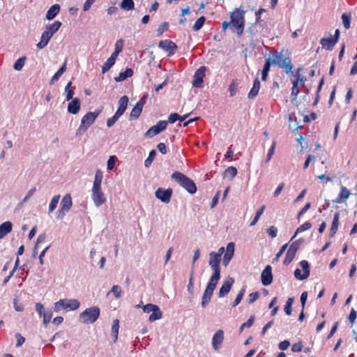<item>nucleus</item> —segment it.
I'll use <instances>...</instances> for the list:
<instances>
[{
  "label": "nucleus",
  "instance_id": "nucleus-43",
  "mask_svg": "<svg viewBox=\"0 0 357 357\" xmlns=\"http://www.w3.org/2000/svg\"><path fill=\"white\" fill-rule=\"evenodd\" d=\"M114 63L115 61L109 57L102 67V73H105L107 72L114 65Z\"/></svg>",
  "mask_w": 357,
  "mask_h": 357
},
{
  "label": "nucleus",
  "instance_id": "nucleus-59",
  "mask_svg": "<svg viewBox=\"0 0 357 357\" xmlns=\"http://www.w3.org/2000/svg\"><path fill=\"white\" fill-rule=\"evenodd\" d=\"M124 40L123 39L118 40L115 43V51L121 52L123 49Z\"/></svg>",
  "mask_w": 357,
  "mask_h": 357
},
{
  "label": "nucleus",
  "instance_id": "nucleus-50",
  "mask_svg": "<svg viewBox=\"0 0 357 357\" xmlns=\"http://www.w3.org/2000/svg\"><path fill=\"white\" fill-rule=\"evenodd\" d=\"M116 160L117 158L115 155L109 156L107 163V167L109 170L114 169Z\"/></svg>",
  "mask_w": 357,
  "mask_h": 357
},
{
  "label": "nucleus",
  "instance_id": "nucleus-26",
  "mask_svg": "<svg viewBox=\"0 0 357 357\" xmlns=\"http://www.w3.org/2000/svg\"><path fill=\"white\" fill-rule=\"evenodd\" d=\"M60 6L59 4L52 5L46 13V19L48 20H53L59 13Z\"/></svg>",
  "mask_w": 357,
  "mask_h": 357
},
{
  "label": "nucleus",
  "instance_id": "nucleus-54",
  "mask_svg": "<svg viewBox=\"0 0 357 357\" xmlns=\"http://www.w3.org/2000/svg\"><path fill=\"white\" fill-rule=\"evenodd\" d=\"M36 191V187H33L31 189H30L28 191V192H27L26 195L25 196V197L20 203V205L22 206L24 203H26L30 199V197L35 193Z\"/></svg>",
  "mask_w": 357,
  "mask_h": 357
},
{
  "label": "nucleus",
  "instance_id": "nucleus-30",
  "mask_svg": "<svg viewBox=\"0 0 357 357\" xmlns=\"http://www.w3.org/2000/svg\"><path fill=\"white\" fill-rule=\"evenodd\" d=\"M61 22L59 21H54L52 24H47L45 26V31H48L52 36L57 32L61 26Z\"/></svg>",
  "mask_w": 357,
  "mask_h": 357
},
{
  "label": "nucleus",
  "instance_id": "nucleus-55",
  "mask_svg": "<svg viewBox=\"0 0 357 357\" xmlns=\"http://www.w3.org/2000/svg\"><path fill=\"white\" fill-rule=\"evenodd\" d=\"M111 292L113 293L114 296L118 298L121 297V289L119 285H114L109 294Z\"/></svg>",
  "mask_w": 357,
  "mask_h": 357
},
{
  "label": "nucleus",
  "instance_id": "nucleus-22",
  "mask_svg": "<svg viewBox=\"0 0 357 357\" xmlns=\"http://www.w3.org/2000/svg\"><path fill=\"white\" fill-rule=\"evenodd\" d=\"M213 291H214L213 289L208 288L207 287H206V289L204 291L202 298V303H201L202 307L203 308H205L208 305V303L211 302V299L213 294Z\"/></svg>",
  "mask_w": 357,
  "mask_h": 357
},
{
  "label": "nucleus",
  "instance_id": "nucleus-5",
  "mask_svg": "<svg viewBox=\"0 0 357 357\" xmlns=\"http://www.w3.org/2000/svg\"><path fill=\"white\" fill-rule=\"evenodd\" d=\"M99 112H89L82 119L81 124L77 128L75 135L81 136L84 134L89 128L94 123L96 118L98 116Z\"/></svg>",
  "mask_w": 357,
  "mask_h": 357
},
{
  "label": "nucleus",
  "instance_id": "nucleus-53",
  "mask_svg": "<svg viewBox=\"0 0 357 357\" xmlns=\"http://www.w3.org/2000/svg\"><path fill=\"white\" fill-rule=\"evenodd\" d=\"M128 103V97L127 96H122L119 100V107L126 109Z\"/></svg>",
  "mask_w": 357,
  "mask_h": 357
},
{
  "label": "nucleus",
  "instance_id": "nucleus-16",
  "mask_svg": "<svg viewBox=\"0 0 357 357\" xmlns=\"http://www.w3.org/2000/svg\"><path fill=\"white\" fill-rule=\"evenodd\" d=\"M261 283L264 286H268L273 282L272 267L267 265L261 275Z\"/></svg>",
  "mask_w": 357,
  "mask_h": 357
},
{
  "label": "nucleus",
  "instance_id": "nucleus-15",
  "mask_svg": "<svg viewBox=\"0 0 357 357\" xmlns=\"http://www.w3.org/2000/svg\"><path fill=\"white\" fill-rule=\"evenodd\" d=\"M301 68H298L294 76L296 77V79L292 82V87H291V96H298L299 93V90L297 89V85L298 84H304L305 79L301 75Z\"/></svg>",
  "mask_w": 357,
  "mask_h": 357
},
{
  "label": "nucleus",
  "instance_id": "nucleus-11",
  "mask_svg": "<svg viewBox=\"0 0 357 357\" xmlns=\"http://www.w3.org/2000/svg\"><path fill=\"white\" fill-rule=\"evenodd\" d=\"M303 273L301 274V271L299 268H296L294 271V277L300 280H304L307 279L310 275V264L306 260H303L300 262Z\"/></svg>",
  "mask_w": 357,
  "mask_h": 357
},
{
  "label": "nucleus",
  "instance_id": "nucleus-34",
  "mask_svg": "<svg viewBox=\"0 0 357 357\" xmlns=\"http://www.w3.org/2000/svg\"><path fill=\"white\" fill-rule=\"evenodd\" d=\"M146 98L147 96L144 95L143 97L140 99V100L135 104V119L139 116L142 111V108L144 104L146 103Z\"/></svg>",
  "mask_w": 357,
  "mask_h": 357
},
{
  "label": "nucleus",
  "instance_id": "nucleus-3",
  "mask_svg": "<svg viewBox=\"0 0 357 357\" xmlns=\"http://www.w3.org/2000/svg\"><path fill=\"white\" fill-rule=\"evenodd\" d=\"M272 61H274L273 65L278 66L279 68L284 69L287 74L291 72L293 65L290 57H283L282 51H274L272 56L271 57Z\"/></svg>",
  "mask_w": 357,
  "mask_h": 357
},
{
  "label": "nucleus",
  "instance_id": "nucleus-27",
  "mask_svg": "<svg viewBox=\"0 0 357 357\" xmlns=\"http://www.w3.org/2000/svg\"><path fill=\"white\" fill-rule=\"evenodd\" d=\"M274 61H272L271 57L266 58L265 64L264 66L262 72H261V79L263 81H266L268 77V72L270 70V67L271 65H273Z\"/></svg>",
  "mask_w": 357,
  "mask_h": 357
},
{
  "label": "nucleus",
  "instance_id": "nucleus-28",
  "mask_svg": "<svg viewBox=\"0 0 357 357\" xmlns=\"http://www.w3.org/2000/svg\"><path fill=\"white\" fill-rule=\"evenodd\" d=\"M220 277V273H213L206 287L215 290Z\"/></svg>",
  "mask_w": 357,
  "mask_h": 357
},
{
  "label": "nucleus",
  "instance_id": "nucleus-19",
  "mask_svg": "<svg viewBox=\"0 0 357 357\" xmlns=\"http://www.w3.org/2000/svg\"><path fill=\"white\" fill-rule=\"evenodd\" d=\"M224 340V331L218 330L212 337V347L214 350L218 351Z\"/></svg>",
  "mask_w": 357,
  "mask_h": 357
},
{
  "label": "nucleus",
  "instance_id": "nucleus-25",
  "mask_svg": "<svg viewBox=\"0 0 357 357\" xmlns=\"http://www.w3.org/2000/svg\"><path fill=\"white\" fill-rule=\"evenodd\" d=\"M13 224L10 221H6L0 225V238H3L5 236L12 231Z\"/></svg>",
  "mask_w": 357,
  "mask_h": 357
},
{
  "label": "nucleus",
  "instance_id": "nucleus-10",
  "mask_svg": "<svg viewBox=\"0 0 357 357\" xmlns=\"http://www.w3.org/2000/svg\"><path fill=\"white\" fill-rule=\"evenodd\" d=\"M92 199L97 207L100 206L106 202V198L102 191L101 186H93Z\"/></svg>",
  "mask_w": 357,
  "mask_h": 357
},
{
  "label": "nucleus",
  "instance_id": "nucleus-12",
  "mask_svg": "<svg viewBox=\"0 0 357 357\" xmlns=\"http://www.w3.org/2000/svg\"><path fill=\"white\" fill-rule=\"evenodd\" d=\"M172 192L173 191L172 188L164 189L159 188L155 191V195L156 198L160 199L162 202L167 204L170 202Z\"/></svg>",
  "mask_w": 357,
  "mask_h": 357
},
{
  "label": "nucleus",
  "instance_id": "nucleus-39",
  "mask_svg": "<svg viewBox=\"0 0 357 357\" xmlns=\"http://www.w3.org/2000/svg\"><path fill=\"white\" fill-rule=\"evenodd\" d=\"M59 199H60L59 195H55L53 197V198L52 199V200L50 203V205H49V208H48L49 214L52 213L55 210V208H56L57 204L59 203Z\"/></svg>",
  "mask_w": 357,
  "mask_h": 357
},
{
  "label": "nucleus",
  "instance_id": "nucleus-24",
  "mask_svg": "<svg viewBox=\"0 0 357 357\" xmlns=\"http://www.w3.org/2000/svg\"><path fill=\"white\" fill-rule=\"evenodd\" d=\"M322 47L326 50H331L337 43V40H334L333 37L323 38L320 40Z\"/></svg>",
  "mask_w": 357,
  "mask_h": 357
},
{
  "label": "nucleus",
  "instance_id": "nucleus-57",
  "mask_svg": "<svg viewBox=\"0 0 357 357\" xmlns=\"http://www.w3.org/2000/svg\"><path fill=\"white\" fill-rule=\"evenodd\" d=\"M287 246L288 244L286 243L280 248L278 252L276 254L275 257L273 259V261H278L279 260V258L284 254V251L287 250Z\"/></svg>",
  "mask_w": 357,
  "mask_h": 357
},
{
  "label": "nucleus",
  "instance_id": "nucleus-17",
  "mask_svg": "<svg viewBox=\"0 0 357 357\" xmlns=\"http://www.w3.org/2000/svg\"><path fill=\"white\" fill-rule=\"evenodd\" d=\"M234 243L230 242L227 244L225 252L223 256L222 264L226 267L228 266L229 261L234 257Z\"/></svg>",
  "mask_w": 357,
  "mask_h": 357
},
{
  "label": "nucleus",
  "instance_id": "nucleus-32",
  "mask_svg": "<svg viewBox=\"0 0 357 357\" xmlns=\"http://www.w3.org/2000/svg\"><path fill=\"white\" fill-rule=\"evenodd\" d=\"M133 70L132 68H128L124 72H121L119 76L114 77V80L116 82H122L126 79L128 77L132 76Z\"/></svg>",
  "mask_w": 357,
  "mask_h": 357
},
{
  "label": "nucleus",
  "instance_id": "nucleus-8",
  "mask_svg": "<svg viewBox=\"0 0 357 357\" xmlns=\"http://www.w3.org/2000/svg\"><path fill=\"white\" fill-rule=\"evenodd\" d=\"M304 241H305V240L303 238H299V239L295 241L294 242H293L290 245V246L287 252L284 260V264L285 265H288L292 261V260L294 259V257L296 256V253L297 250L299 249L300 245Z\"/></svg>",
  "mask_w": 357,
  "mask_h": 357
},
{
  "label": "nucleus",
  "instance_id": "nucleus-45",
  "mask_svg": "<svg viewBox=\"0 0 357 357\" xmlns=\"http://www.w3.org/2000/svg\"><path fill=\"white\" fill-rule=\"evenodd\" d=\"M245 293V287H243L238 292L234 301L232 303V304H231L232 307H236L237 305H238L240 303V302L243 299V297Z\"/></svg>",
  "mask_w": 357,
  "mask_h": 357
},
{
  "label": "nucleus",
  "instance_id": "nucleus-51",
  "mask_svg": "<svg viewBox=\"0 0 357 357\" xmlns=\"http://www.w3.org/2000/svg\"><path fill=\"white\" fill-rule=\"evenodd\" d=\"M238 88V83L236 81H232L229 86L230 96L233 97L236 95Z\"/></svg>",
  "mask_w": 357,
  "mask_h": 357
},
{
  "label": "nucleus",
  "instance_id": "nucleus-29",
  "mask_svg": "<svg viewBox=\"0 0 357 357\" xmlns=\"http://www.w3.org/2000/svg\"><path fill=\"white\" fill-rule=\"evenodd\" d=\"M259 89L260 82L258 78H256L254 81L253 86L248 93V98L251 99L255 98L257 96Z\"/></svg>",
  "mask_w": 357,
  "mask_h": 357
},
{
  "label": "nucleus",
  "instance_id": "nucleus-62",
  "mask_svg": "<svg viewBox=\"0 0 357 357\" xmlns=\"http://www.w3.org/2000/svg\"><path fill=\"white\" fill-rule=\"evenodd\" d=\"M311 207V204L310 202L305 204L304 207L298 212L297 215V219H299L302 215L305 213Z\"/></svg>",
  "mask_w": 357,
  "mask_h": 357
},
{
  "label": "nucleus",
  "instance_id": "nucleus-13",
  "mask_svg": "<svg viewBox=\"0 0 357 357\" xmlns=\"http://www.w3.org/2000/svg\"><path fill=\"white\" fill-rule=\"evenodd\" d=\"M168 122L166 121H159L156 125L151 127L145 133L146 136L152 137L160 132L164 130L167 126Z\"/></svg>",
  "mask_w": 357,
  "mask_h": 357
},
{
  "label": "nucleus",
  "instance_id": "nucleus-37",
  "mask_svg": "<svg viewBox=\"0 0 357 357\" xmlns=\"http://www.w3.org/2000/svg\"><path fill=\"white\" fill-rule=\"evenodd\" d=\"M237 174V169L234 167H229L224 172V177L232 179Z\"/></svg>",
  "mask_w": 357,
  "mask_h": 357
},
{
  "label": "nucleus",
  "instance_id": "nucleus-46",
  "mask_svg": "<svg viewBox=\"0 0 357 357\" xmlns=\"http://www.w3.org/2000/svg\"><path fill=\"white\" fill-rule=\"evenodd\" d=\"M205 21H206V18L204 16L199 17L192 26L193 30L197 31H199V29H201V28L203 26Z\"/></svg>",
  "mask_w": 357,
  "mask_h": 357
},
{
  "label": "nucleus",
  "instance_id": "nucleus-49",
  "mask_svg": "<svg viewBox=\"0 0 357 357\" xmlns=\"http://www.w3.org/2000/svg\"><path fill=\"white\" fill-rule=\"evenodd\" d=\"M342 20L344 26L346 29L350 28V22H351V17L350 15H348L347 13H343L342 15Z\"/></svg>",
  "mask_w": 357,
  "mask_h": 357
},
{
  "label": "nucleus",
  "instance_id": "nucleus-23",
  "mask_svg": "<svg viewBox=\"0 0 357 357\" xmlns=\"http://www.w3.org/2000/svg\"><path fill=\"white\" fill-rule=\"evenodd\" d=\"M80 109V100L75 98L73 99L68 105V112L72 114H76Z\"/></svg>",
  "mask_w": 357,
  "mask_h": 357
},
{
  "label": "nucleus",
  "instance_id": "nucleus-9",
  "mask_svg": "<svg viewBox=\"0 0 357 357\" xmlns=\"http://www.w3.org/2000/svg\"><path fill=\"white\" fill-rule=\"evenodd\" d=\"M143 311L146 313L152 312L149 317V320L151 322L160 319L162 317V312L156 305L151 303L146 304L143 306Z\"/></svg>",
  "mask_w": 357,
  "mask_h": 357
},
{
  "label": "nucleus",
  "instance_id": "nucleus-61",
  "mask_svg": "<svg viewBox=\"0 0 357 357\" xmlns=\"http://www.w3.org/2000/svg\"><path fill=\"white\" fill-rule=\"evenodd\" d=\"M259 297V293L258 291H255L254 293H250L249 294L248 303H252L255 302Z\"/></svg>",
  "mask_w": 357,
  "mask_h": 357
},
{
  "label": "nucleus",
  "instance_id": "nucleus-18",
  "mask_svg": "<svg viewBox=\"0 0 357 357\" xmlns=\"http://www.w3.org/2000/svg\"><path fill=\"white\" fill-rule=\"evenodd\" d=\"M206 67L201 66L199 68L194 75L192 84L195 87L200 88L202 86L203 78L205 75Z\"/></svg>",
  "mask_w": 357,
  "mask_h": 357
},
{
  "label": "nucleus",
  "instance_id": "nucleus-31",
  "mask_svg": "<svg viewBox=\"0 0 357 357\" xmlns=\"http://www.w3.org/2000/svg\"><path fill=\"white\" fill-rule=\"evenodd\" d=\"M349 195L350 192L347 189V188L342 186L340 192L337 198L335 200V202L337 204H341L343 202L344 199H348Z\"/></svg>",
  "mask_w": 357,
  "mask_h": 357
},
{
  "label": "nucleus",
  "instance_id": "nucleus-42",
  "mask_svg": "<svg viewBox=\"0 0 357 357\" xmlns=\"http://www.w3.org/2000/svg\"><path fill=\"white\" fill-rule=\"evenodd\" d=\"M26 58V56H22L19 58L14 63L13 68L15 70H20L23 68L25 63Z\"/></svg>",
  "mask_w": 357,
  "mask_h": 357
},
{
  "label": "nucleus",
  "instance_id": "nucleus-1",
  "mask_svg": "<svg viewBox=\"0 0 357 357\" xmlns=\"http://www.w3.org/2000/svg\"><path fill=\"white\" fill-rule=\"evenodd\" d=\"M171 178L190 194H195L196 192L197 186L195 182L183 173L175 172L171 175Z\"/></svg>",
  "mask_w": 357,
  "mask_h": 357
},
{
  "label": "nucleus",
  "instance_id": "nucleus-36",
  "mask_svg": "<svg viewBox=\"0 0 357 357\" xmlns=\"http://www.w3.org/2000/svg\"><path fill=\"white\" fill-rule=\"evenodd\" d=\"M66 70V63H64L60 68L57 70V72L53 75V77L51 79L50 84H54L58 79L59 77L63 74V73Z\"/></svg>",
  "mask_w": 357,
  "mask_h": 357
},
{
  "label": "nucleus",
  "instance_id": "nucleus-20",
  "mask_svg": "<svg viewBox=\"0 0 357 357\" xmlns=\"http://www.w3.org/2000/svg\"><path fill=\"white\" fill-rule=\"evenodd\" d=\"M158 46L163 50L168 52L169 54H174V51L177 49L176 45L169 40H161Z\"/></svg>",
  "mask_w": 357,
  "mask_h": 357
},
{
  "label": "nucleus",
  "instance_id": "nucleus-60",
  "mask_svg": "<svg viewBox=\"0 0 357 357\" xmlns=\"http://www.w3.org/2000/svg\"><path fill=\"white\" fill-rule=\"evenodd\" d=\"M267 233L268 234L269 236H271V238H275L278 234V229L275 226H271L267 229Z\"/></svg>",
  "mask_w": 357,
  "mask_h": 357
},
{
  "label": "nucleus",
  "instance_id": "nucleus-63",
  "mask_svg": "<svg viewBox=\"0 0 357 357\" xmlns=\"http://www.w3.org/2000/svg\"><path fill=\"white\" fill-rule=\"evenodd\" d=\"M15 337L17 338L16 347H21L25 342V338L24 337H22L20 333H16Z\"/></svg>",
  "mask_w": 357,
  "mask_h": 357
},
{
  "label": "nucleus",
  "instance_id": "nucleus-2",
  "mask_svg": "<svg viewBox=\"0 0 357 357\" xmlns=\"http://www.w3.org/2000/svg\"><path fill=\"white\" fill-rule=\"evenodd\" d=\"M100 314V308L98 306H92L79 314V321L84 324H93L98 320Z\"/></svg>",
  "mask_w": 357,
  "mask_h": 357
},
{
  "label": "nucleus",
  "instance_id": "nucleus-56",
  "mask_svg": "<svg viewBox=\"0 0 357 357\" xmlns=\"http://www.w3.org/2000/svg\"><path fill=\"white\" fill-rule=\"evenodd\" d=\"M356 315H357V312L354 308H351L350 314L348 317L349 321L350 322L351 327L354 326V324L356 319Z\"/></svg>",
  "mask_w": 357,
  "mask_h": 357
},
{
  "label": "nucleus",
  "instance_id": "nucleus-58",
  "mask_svg": "<svg viewBox=\"0 0 357 357\" xmlns=\"http://www.w3.org/2000/svg\"><path fill=\"white\" fill-rule=\"evenodd\" d=\"M169 28V24L167 22H163L157 29L158 35H162Z\"/></svg>",
  "mask_w": 357,
  "mask_h": 357
},
{
  "label": "nucleus",
  "instance_id": "nucleus-52",
  "mask_svg": "<svg viewBox=\"0 0 357 357\" xmlns=\"http://www.w3.org/2000/svg\"><path fill=\"white\" fill-rule=\"evenodd\" d=\"M255 316L251 315L250 317V318L248 319V320L245 323H244L241 325V326L240 328V331L241 332L243 330V328L245 327L250 328L251 326H252L254 324V321H255Z\"/></svg>",
  "mask_w": 357,
  "mask_h": 357
},
{
  "label": "nucleus",
  "instance_id": "nucleus-41",
  "mask_svg": "<svg viewBox=\"0 0 357 357\" xmlns=\"http://www.w3.org/2000/svg\"><path fill=\"white\" fill-rule=\"evenodd\" d=\"M265 208H266V206L264 205H263V206H261L260 208H259L257 210L254 219L252 220V222L250 224V226H254V225H256V223L259 220V218L263 214V213H264V211L265 210Z\"/></svg>",
  "mask_w": 357,
  "mask_h": 357
},
{
  "label": "nucleus",
  "instance_id": "nucleus-35",
  "mask_svg": "<svg viewBox=\"0 0 357 357\" xmlns=\"http://www.w3.org/2000/svg\"><path fill=\"white\" fill-rule=\"evenodd\" d=\"M339 213H335L333 219L331 231H330V236L333 237L337 232L339 225Z\"/></svg>",
  "mask_w": 357,
  "mask_h": 357
},
{
  "label": "nucleus",
  "instance_id": "nucleus-47",
  "mask_svg": "<svg viewBox=\"0 0 357 357\" xmlns=\"http://www.w3.org/2000/svg\"><path fill=\"white\" fill-rule=\"evenodd\" d=\"M155 155H156V151L155 149H153L149 152V157L144 161V166L146 167H149L151 165L153 160H154V158L155 157Z\"/></svg>",
  "mask_w": 357,
  "mask_h": 357
},
{
  "label": "nucleus",
  "instance_id": "nucleus-4",
  "mask_svg": "<svg viewBox=\"0 0 357 357\" xmlns=\"http://www.w3.org/2000/svg\"><path fill=\"white\" fill-rule=\"evenodd\" d=\"M245 11L241 10L240 8H236L234 12L230 14V23L237 30V33L241 36L244 30L245 19L244 15Z\"/></svg>",
  "mask_w": 357,
  "mask_h": 357
},
{
  "label": "nucleus",
  "instance_id": "nucleus-44",
  "mask_svg": "<svg viewBox=\"0 0 357 357\" xmlns=\"http://www.w3.org/2000/svg\"><path fill=\"white\" fill-rule=\"evenodd\" d=\"M102 179V172L100 169L96 170L93 186H101Z\"/></svg>",
  "mask_w": 357,
  "mask_h": 357
},
{
  "label": "nucleus",
  "instance_id": "nucleus-40",
  "mask_svg": "<svg viewBox=\"0 0 357 357\" xmlns=\"http://www.w3.org/2000/svg\"><path fill=\"white\" fill-rule=\"evenodd\" d=\"M312 227V225L310 222H305L304 224H303L302 225H301L300 227H298L294 234V235L292 236V238H291V241H292L298 234L299 233H301L305 230H307L309 229H310Z\"/></svg>",
  "mask_w": 357,
  "mask_h": 357
},
{
  "label": "nucleus",
  "instance_id": "nucleus-21",
  "mask_svg": "<svg viewBox=\"0 0 357 357\" xmlns=\"http://www.w3.org/2000/svg\"><path fill=\"white\" fill-rule=\"evenodd\" d=\"M233 283L234 280L231 278H228L225 280L219 290L218 296L222 298L227 295L230 291Z\"/></svg>",
  "mask_w": 357,
  "mask_h": 357
},
{
  "label": "nucleus",
  "instance_id": "nucleus-14",
  "mask_svg": "<svg viewBox=\"0 0 357 357\" xmlns=\"http://www.w3.org/2000/svg\"><path fill=\"white\" fill-rule=\"evenodd\" d=\"M220 261L221 258L219 257V255H216L215 252H211L209 253L208 265L213 273H220Z\"/></svg>",
  "mask_w": 357,
  "mask_h": 357
},
{
  "label": "nucleus",
  "instance_id": "nucleus-33",
  "mask_svg": "<svg viewBox=\"0 0 357 357\" xmlns=\"http://www.w3.org/2000/svg\"><path fill=\"white\" fill-rule=\"evenodd\" d=\"M119 329V321L116 319L113 321V324L111 329V335L113 339L114 342H116L118 340V334Z\"/></svg>",
  "mask_w": 357,
  "mask_h": 357
},
{
  "label": "nucleus",
  "instance_id": "nucleus-48",
  "mask_svg": "<svg viewBox=\"0 0 357 357\" xmlns=\"http://www.w3.org/2000/svg\"><path fill=\"white\" fill-rule=\"evenodd\" d=\"M293 303H294L293 297L289 298L287 301V303L284 305V310L287 315H290L291 314V311H292L291 306H292Z\"/></svg>",
  "mask_w": 357,
  "mask_h": 357
},
{
  "label": "nucleus",
  "instance_id": "nucleus-38",
  "mask_svg": "<svg viewBox=\"0 0 357 357\" xmlns=\"http://www.w3.org/2000/svg\"><path fill=\"white\" fill-rule=\"evenodd\" d=\"M120 7L124 10H131L134 9L133 0H122Z\"/></svg>",
  "mask_w": 357,
  "mask_h": 357
},
{
  "label": "nucleus",
  "instance_id": "nucleus-6",
  "mask_svg": "<svg viewBox=\"0 0 357 357\" xmlns=\"http://www.w3.org/2000/svg\"><path fill=\"white\" fill-rule=\"evenodd\" d=\"M80 306V303L77 299H60L54 303V310L59 312L61 310H75Z\"/></svg>",
  "mask_w": 357,
  "mask_h": 357
},
{
  "label": "nucleus",
  "instance_id": "nucleus-64",
  "mask_svg": "<svg viewBox=\"0 0 357 357\" xmlns=\"http://www.w3.org/2000/svg\"><path fill=\"white\" fill-rule=\"evenodd\" d=\"M178 119H180V115L177 113H173L169 116L168 122L174 123Z\"/></svg>",
  "mask_w": 357,
  "mask_h": 357
},
{
  "label": "nucleus",
  "instance_id": "nucleus-7",
  "mask_svg": "<svg viewBox=\"0 0 357 357\" xmlns=\"http://www.w3.org/2000/svg\"><path fill=\"white\" fill-rule=\"evenodd\" d=\"M73 205L72 198L70 194H66L61 199L60 203L59 209L57 211L56 218L59 220H62L66 213H68Z\"/></svg>",
  "mask_w": 357,
  "mask_h": 357
}]
</instances>
